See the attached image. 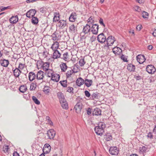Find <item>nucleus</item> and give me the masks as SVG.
I'll return each mask as SVG.
<instances>
[{"label":"nucleus","mask_w":156,"mask_h":156,"mask_svg":"<svg viewBox=\"0 0 156 156\" xmlns=\"http://www.w3.org/2000/svg\"><path fill=\"white\" fill-rule=\"evenodd\" d=\"M115 37L112 36L108 37L106 39L107 43L104 46V48L106 49H109V46H112L114 44L115 41Z\"/></svg>","instance_id":"f257e3e1"},{"label":"nucleus","mask_w":156,"mask_h":156,"mask_svg":"<svg viewBox=\"0 0 156 156\" xmlns=\"http://www.w3.org/2000/svg\"><path fill=\"white\" fill-rule=\"evenodd\" d=\"M82 106V103L80 101H78L75 105L74 109L75 110L76 112L79 113L81 111Z\"/></svg>","instance_id":"f03ea898"},{"label":"nucleus","mask_w":156,"mask_h":156,"mask_svg":"<svg viewBox=\"0 0 156 156\" xmlns=\"http://www.w3.org/2000/svg\"><path fill=\"white\" fill-rule=\"evenodd\" d=\"M106 39V37L103 33L100 34L97 37L98 41L101 43H103L105 42Z\"/></svg>","instance_id":"7ed1b4c3"},{"label":"nucleus","mask_w":156,"mask_h":156,"mask_svg":"<svg viewBox=\"0 0 156 156\" xmlns=\"http://www.w3.org/2000/svg\"><path fill=\"white\" fill-rule=\"evenodd\" d=\"M55 131L53 129H50L47 131V134L48 139H53L55 135Z\"/></svg>","instance_id":"20e7f679"},{"label":"nucleus","mask_w":156,"mask_h":156,"mask_svg":"<svg viewBox=\"0 0 156 156\" xmlns=\"http://www.w3.org/2000/svg\"><path fill=\"white\" fill-rule=\"evenodd\" d=\"M109 152L110 154L112 155H116L118 154L119 150L117 149V147H111L109 149Z\"/></svg>","instance_id":"39448f33"},{"label":"nucleus","mask_w":156,"mask_h":156,"mask_svg":"<svg viewBox=\"0 0 156 156\" xmlns=\"http://www.w3.org/2000/svg\"><path fill=\"white\" fill-rule=\"evenodd\" d=\"M13 75L15 78H19L20 75L22 71L18 68H16L15 69L12 68Z\"/></svg>","instance_id":"423d86ee"},{"label":"nucleus","mask_w":156,"mask_h":156,"mask_svg":"<svg viewBox=\"0 0 156 156\" xmlns=\"http://www.w3.org/2000/svg\"><path fill=\"white\" fill-rule=\"evenodd\" d=\"M36 13V11L35 9H30L26 13V16L28 18H30L31 17L32 18L34 16Z\"/></svg>","instance_id":"0eeeda50"},{"label":"nucleus","mask_w":156,"mask_h":156,"mask_svg":"<svg viewBox=\"0 0 156 156\" xmlns=\"http://www.w3.org/2000/svg\"><path fill=\"white\" fill-rule=\"evenodd\" d=\"M51 147L48 144H45L43 148V153L44 154H48L50 151Z\"/></svg>","instance_id":"6e6552de"},{"label":"nucleus","mask_w":156,"mask_h":156,"mask_svg":"<svg viewBox=\"0 0 156 156\" xmlns=\"http://www.w3.org/2000/svg\"><path fill=\"white\" fill-rule=\"evenodd\" d=\"M98 30V25L97 24H93L91 28V31L94 34H97Z\"/></svg>","instance_id":"1a4fd4ad"},{"label":"nucleus","mask_w":156,"mask_h":156,"mask_svg":"<svg viewBox=\"0 0 156 156\" xmlns=\"http://www.w3.org/2000/svg\"><path fill=\"white\" fill-rule=\"evenodd\" d=\"M147 72L149 73L152 74L154 73L156 69L154 66L152 65H149L146 68Z\"/></svg>","instance_id":"9d476101"},{"label":"nucleus","mask_w":156,"mask_h":156,"mask_svg":"<svg viewBox=\"0 0 156 156\" xmlns=\"http://www.w3.org/2000/svg\"><path fill=\"white\" fill-rule=\"evenodd\" d=\"M94 129L95 132L97 134L100 136L102 135L104 132V129H102V128H100V127L97 126L95 127L94 128Z\"/></svg>","instance_id":"9b49d317"},{"label":"nucleus","mask_w":156,"mask_h":156,"mask_svg":"<svg viewBox=\"0 0 156 156\" xmlns=\"http://www.w3.org/2000/svg\"><path fill=\"white\" fill-rule=\"evenodd\" d=\"M136 60L140 64L143 63L145 62L146 59L144 55H139L136 57Z\"/></svg>","instance_id":"f8f14e48"},{"label":"nucleus","mask_w":156,"mask_h":156,"mask_svg":"<svg viewBox=\"0 0 156 156\" xmlns=\"http://www.w3.org/2000/svg\"><path fill=\"white\" fill-rule=\"evenodd\" d=\"M77 15L76 13L75 12H72L69 17V20L71 22H74L76 21L77 19Z\"/></svg>","instance_id":"ddd939ff"},{"label":"nucleus","mask_w":156,"mask_h":156,"mask_svg":"<svg viewBox=\"0 0 156 156\" xmlns=\"http://www.w3.org/2000/svg\"><path fill=\"white\" fill-rule=\"evenodd\" d=\"M58 25L59 27L63 29L66 26L67 22L66 20H61L58 22Z\"/></svg>","instance_id":"4468645a"},{"label":"nucleus","mask_w":156,"mask_h":156,"mask_svg":"<svg viewBox=\"0 0 156 156\" xmlns=\"http://www.w3.org/2000/svg\"><path fill=\"white\" fill-rule=\"evenodd\" d=\"M112 51L115 55H120L122 54V50L119 48L115 47L112 49Z\"/></svg>","instance_id":"2eb2a0df"},{"label":"nucleus","mask_w":156,"mask_h":156,"mask_svg":"<svg viewBox=\"0 0 156 156\" xmlns=\"http://www.w3.org/2000/svg\"><path fill=\"white\" fill-rule=\"evenodd\" d=\"M91 30L90 26L87 24L85 26H84L82 31L84 33V34H88Z\"/></svg>","instance_id":"dca6fc26"},{"label":"nucleus","mask_w":156,"mask_h":156,"mask_svg":"<svg viewBox=\"0 0 156 156\" xmlns=\"http://www.w3.org/2000/svg\"><path fill=\"white\" fill-rule=\"evenodd\" d=\"M10 22L11 23L16 24L18 21V17L17 15L12 16L9 19Z\"/></svg>","instance_id":"f3484780"},{"label":"nucleus","mask_w":156,"mask_h":156,"mask_svg":"<svg viewBox=\"0 0 156 156\" xmlns=\"http://www.w3.org/2000/svg\"><path fill=\"white\" fill-rule=\"evenodd\" d=\"M51 36L52 37V39L55 42L59 40L60 39L59 37V35H58L57 32L56 31L54 32Z\"/></svg>","instance_id":"a211bd4d"},{"label":"nucleus","mask_w":156,"mask_h":156,"mask_svg":"<svg viewBox=\"0 0 156 156\" xmlns=\"http://www.w3.org/2000/svg\"><path fill=\"white\" fill-rule=\"evenodd\" d=\"M62 108L65 109H67L68 108V105L66 99L60 102Z\"/></svg>","instance_id":"6ab92c4d"},{"label":"nucleus","mask_w":156,"mask_h":156,"mask_svg":"<svg viewBox=\"0 0 156 156\" xmlns=\"http://www.w3.org/2000/svg\"><path fill=\"white\" fill-rule=\"evenodd\" d=\"M84 81L85 80L82 78L79 77L77 79L76 83L78 87H80L84 83Z\"/></svg>","instance_id":"aec40b11"},{"label":"nucleus","mask_w":156,"mask_h":156,"mask_svg":"<svg viewBox=\"0 0 156 156\" xmlns=\"http://www.w3.org/2000/svg\"><path fill=\"white\" fill-rule=\"evenodd\" d=\"M44 73L42 71H39L37 74L36 77L38 80L42 79L44 77Z\"/></svg>","instance_id":"412c9836"},{"label":"nucleus","mask_w":156,"mask_h":156,"mask_svg":"<svg viewBox=\"0 0 156 156\" xmlns=\"http://www.w3.org/2000/svg\"><path fill=\"white\" fill-rule=\"evenodd\" d=\"M0 63L2 66L7 67L9 64V62L8 60L3 59L0 60Z\"/></svg>","instance_id":"4be33fe9"},{"label":"nucleus","mask_w":156,"mask_h":156,"mask_svg":"<svg viewBox=\"0 0 156 156\" xmlns=\"http://www.w3.org/2000/svg\"><path fill=\"white\" fill-rule=\"evenodd\" d=\"M60 76L57 73H55L53 74L51 77V80L54 81L58 82V81L60 78Z\"/></svg>","instance_id":"5701e85b"},{"label":"nucleus","mask_w":156,"mask_h":156,"mask_svg":"<svg viewBox=\"0 0 156 156\" xmlns=\"http://www.w3.org/2000/svg\"><path fill=\"white\" fill-rule=\"evenodd\" d=\"M54 51L53 55V58L54 59H58L60 58L61 54L58 50L53 51Z\"/></svg>","instance_id":"b1692460"},{"label":"nucleus","mask_w":156,"mask_h":156,"mask_svg":"<svg viewBox=\"0 0 156 156\" xmlns=\"http://www.w3.org/2000/svg\"><path fill=\"white\" fill-rule=\"evenodd\" d=\"M92 114L93 115H101V110L98 108H95Z\"/></svg>","instance_id":"393cba45"},{"label":"nucleus","mask_w":156,"mask_h":156,"mask_svg":"<svg viewBox=\"0 0 156 156\" xmlns=\"http://www.w3.org/2000/svg\"><path fill=\"white\" fill-rule=\"evenodd\" d=\"M57 96L59 99V102L66 100L63 94L61 92H58L57 94Z\"/></svg>","instance_id":"a878e982"},{"label":"nucleus","mask_w":156,"mask_h":156,"mask_svg":"<svg viewBox=\"0 0 156 156\" xmlns=\"http://www.w3.org/2000/svg\"><path fill=\"white\" fill-rule=\"evenodd\" d=\"M36 77L35 73L32 72H30L29 74L28 78L30 81H33Z\"/></svg>","instance_id":"bb28decb"},{"label":"nucleus","mask_w":156,"mask_h":156,"mask_svg":"<svg viewBox=\"0 0 156 156\" xmlns=\"http://www.w3.org/2000/svg\"><path fill=\"white\" fill-rule=\"evenodd\" d=\"M59 47V43L57 41L54 42L52 44L51 48L53 51L57 50Z\"/></svg>","instance_id":"cd10ccee"},{"label":"nucleus","mask_w":156,"mask_h":156,"mask_svg":"<svg viewBox=\"0 0 156 156\" xmlns=\"http://www.w3.org/2000/svg\"><path fill=\"white\" fill-rule=\"evenodd\" d=\"M93 81L92 80L86 79L84 81V84L87 87H89L92 84Z\"/></svg>","instance_id":"c85d7f7f"},{"label":"nucleus","mask_w":156,"mask_h":156,"mask_svg":"<svg viewBox=\"0 0 156 156\" xmlns=\"http://www.w3.org/2000/svg\"><path fill=\"white\" fill-rule=\"evenodd\" d=\"M69 28L70 32L73 34L76 33L77 31L76 27L74 24L71 25Z\"/></svg>","instance_id":"c756f323"},{"label":"nucleus","mask_w":156,"mask_h":156,"mask_svg":"<svg viewBox=\"0 0 156 156\" xmlns=\"http://www.w3.org/2000/svg\"><path fill=\"white\" fill-rule=\"evenodd\" d=\"M128 70L130 71H135V66L132 64H128L127 67Z\"/></svg>","instance_id":"7c9ffc66"},{"label":"nucleus","mask_w":156,"mask_h":156,"mask_svg":"<svg viewBox=\"0 0 156 156\" xmlns=\"http://www.w3.org/2000/svg\"><path fill=\"white\" fill-rule=\"evenodd\" d=\"M60 67L62 71L65 72L67 69V67L66 63L62 62L60 65Z\"/></svg>","instance_id":"2f4dec72"},{"label":"nucleus","mask_w":156,"mask_h":156,"mask_svg":"<svg viewBox=\"0 0 156 156\" xmlns=\"http://www.w3.org/2000/svg\"><path fill=\"white\" fill-rule=\"evenodd\" d=\"M19 90L22 93L25 92L27 90V86L26 85L21 86L19 88Z\"/></svg>","instance_id":"473e14b6"},{"label":"nucleus","mask_w":156,"mask_h":156,"mask_svg":"<svg viewBox=\"0 0 156 156\" xmlns=\"http://www.w3.org/2000/svg\"><path fill=\"white\" fill-rule=\"evenodd\" d=\"M42 67L44 70L46 71L48 69V67L49 66V63L48 62H44L42 65Z\"/></svg>","instance_id":"72a5a7b5"},{"label":"nucleus","mask_w":156,"mask_h":156,"mask_svg":"<svg viewBox=\"0 0 156 156\" xmlns=\"http://www.w3.org/2000/svg\"><path fill=\"white\" fill-rule=\"evenodd\" d=\"M46 71V73H47V76L48 77H51L54 74L53 71L52 70L48 69Z\"/></svg>","instance_id":"f704fd0d"},{"label":"nucleus","mask_w":156,"mask_h":156,"mask_svg":"<svg viewBox=\"0 0 156 156\" xmlns=\"http://www.w3.org/2000/svg\"><path fill=\"white\" fill-rule=\"evenodd\" d=\"M76 73V72H75L74 70L72 69L68 71L66 73L67 78L70 77L73 73Z\"/></svg>","instance_id":"c9c22d12"},{"label":"nucleus","mask_w":156,"mask_h":156,"mask_svg":"<svg viewBox=\"0 0 156 156\" xmlns=\"http://www.w3.org/2000/svg\"><path fill=\"white\" fill-rule=\"evenodd\" d=\"M38 22V18L36 17H32L31 19V22L32 24L36 25L37 24Z\"/></svg>","instance_id":"e433bc0d"},{"label":"nucleus","mask_w":156,"mask_h":156,"mask_svg":"<svg viewBox=\"0 0 156 156\" xmlns=\"http://www.w3.org/2000/svg\"><path fill=\"white\" fill-rule=\"evenodd\" d=\"M98 93H94L91 95L90 98L92 100H94L96 98H98Z\"/></svg>","instance_id":"4c0bfd02"},{"label":"nucleus","mask_w":156,"mask_h":156,"mask_svg":"<svg viewBox=\"0 0 156 156\" xmlns=\"http://www.w3.org/2000/svg\"><path fill=\"white\" fill-rule=\"evenodd\" d=\"M50 91V87H49L45 86L43 89V92L46 94H48Z\"/></svg>","instance_id":"58836bf2"},{"label":"nucleus","mask_w":156,"mask_h":156,"mask_svg":"<svg viewBox=\"0 0 156 156\" xmlns=\"http://www.w3.org/2000/svg\"><path fill=\"white\" fill-rule=\"evenodd\" d=\"M68 53L67 52L64 53L63 55V57H61V58L65 61H67L68 58Z\"/></svg>","instance_id":"ea45409f"},{"label":"nucleus","mask_w":156,"mask_h":156,"mask_svg":"<svg viewBox=\"0 0 156 156\" xmlns=\"http://www.w3.org/2000/svg\"><path fill=\"white\" fill-rule=\"evenodd\" d=\"M26 67L27 66L25 64L20 63L18 68L21 71V70H23L24 68H26Z\"/></svg>","instance_id":"a19ab883"},{"label":"nucleus","mask_w":156,"mask_h":156,"mask_svg":"<svg viewBox=\"0 0 156 156\" xmlns=\"http://www.w3.org/2000/svg\"><path fill=\"white\" fill-rule=\"evenodd\" d=\"M37 87L36 83H32L30 85V90H34Z\"/></svg>","instance_id":"79ce46f5"},{"label":"nucleus","mask_w":156,"mask_h":156,"mask_svg":"<svg viewBox=\"0 0 156 156\" xmlns=\"http://www.w3.org/2000/svg\"><path fill=\"white\" fill-rule=\"evenodd\" d=\"M86 62L84 61V58L80 59L79 61V64L80 66L82 67L85 64Z\"/></svg>","instance_id":"37998d69"},{"label":"nucleus","mask_w":156,"mask_h":156,"mask_svg":"<svg viewBox=\"0 0 156 156\" xmlns=\"http://www.w3.org/2000/svg\"><path fill=\"white\" fill-rule=\"evenodd\" d=\"M97 126L104 129L105 127V124L103 122H99L98 123V126Z\"/></svg>","instance_id":"c03bdc74"},{"label":"nucleus","mask_w":156,"mask_h":156,"mask_svg":"<svg viewBox=\"0 0 156 156\" xmlns=\"http://www.w3.org/2000/svg\"><path fill=\"white\" fill-rule=\"evenodd\" d=\"M32 99L34 102L36 104L39 105L40 104V101L38 100L37 98L34 96H33L32 97Z\"/></svg>","instance_id":"a18cd8bd"},{"label":"nucleus","mask_w":156,"mask_h":156,"mask_svg":"<svg viewBox=\"0 0 156 156\" xmlns=\"http://www.w3.org/2000/svg\"><path fill=\"white\" fill-rule=\"evenodd\" d=\"M59 83L61 84V85L63 87H67L66 80L63 81H61Z\"/></svg>","instance_id":"49530a36"},{"label":"nucleus","mask_w":156,"mask_h":156,"mask_svg":"<svg viewBox=\"0 0 156 156\" xmlns=\"http://www.w3.org/2000/svg\"><path fill=\"white\" fill-rule=\"evenodd\" d=\"M105 138V140L107 141H109L112 139V136L109 134L106 135Z\"/></svg>","instance_id":"de8ad7c7"},{"label":"nucleus","mask_w":156,"mask_h":156,"mask_svg":"<svg viewBox=\"0 0 156 156\" xmlns=\"http://www.w3.org/2000/svg\"><path fill=\"white\" fill-rule=\"evenodd\" d=\"M94 21L93 19V17L92 16H90L87 20V23L89 24H90L94 23Z\"/></svg>","instance_id":"09e8293b"},{"label":"nucleus","mask_w":156,"mask_h":156,"mask_svg":"<svg viewBox=\"0 0 156 156\" xmlns=\"http://www.w3.org/2000/svg\"><path fill=\"white\" fill-rule=\"evenodd\" d=\"M149 16L148 13L145 11H143L142 12V17L144 18H147Z\"/></svg>","instance_id":"8fccbe9b"},{"label":"nucleus","mask_w":156,"mask_h":156,"mask_svg":"<svg viewBox=\"0 0 156 156\" xmlns=\"http://www.w3.org/2000/svg\"><path fill=\"white\" fill-rule=\"evenodd\" d=\"M44 62H43L41 60H38L37 61V66H40L42 67Z\"/></svg>","instance_id":"3c124183"},{"label":"nucleus","mask_w":156,"mask_h":156,"mask_svg":"<svg viewBox=\"0 0 156 156\" xmlns=\"http://www.w3.org/2000/svg\"><path fill=\"white\" fill-rule=\"evenodd\" d=\"M73 88L70 87H67V91L70 93H73Z\"/></svg>","instance_id":"603ef678"},{"label":"nucleus","mask_w":156,"mask_h":156,"mask_svg":"<svg viewBox=\"0 0 156 156\" xmlns=\"http://www.w3.org/2000/svg\"><path fill=\"white\" fill-rule=\"evenodd\" d=\"M60 17L54 16V18L53 20V22L56 23L58 21V22L60 20Z\"/></svg>","instance_id":"864d4df0"},{"label":"nucleus","mask_w":156,"mask_h":156,"mask_svg":"<svg viewBox=\"0 0 156 156\" xmlns=\"http://www.w3.org/2000/svg\"><path fill=\"white\" fill-rule=\"evenodd\" d=\"M140 150L141 151L143 152H146L147 149V148L145 146H143L141 148H140Z\"/></svg>","instance_id":"5fc2aeb1"},{"label":"nucleus","mask_w":156,"mask_h":156,"mask_svg":"<svg viewBox=\"0 0 156 156\" xmlns=\"http://www.w3.org/2000/svg\"><path fill=\"white\" fill-rule=\"evenodd\" d=\"M8 146L7 145H5L3 147V151L5 152H7L8 150Z\"/></svg>","instance_id":"6e6d98bb"},{"label":"nucleus","mask_w":156,"mask_h":156,"mask_svg":"<svg viewBox=\"0 0 156 156\" xmlns=\"http://www.w3.org/2000/svg\"><path fill=\"white\" fill-rule=\"evenodd\" d=\"M99 23L101 25L103 26L104 27H105V25L104 23L103 20L101 18H100V19L99 20Z\"/></svg>","instance_id":"4d7b16f0"},{"label":"nucleus","mask_w":156,"mask_h":156,"mask_svg":"<svg viewBox=\"0 0 156 156\" xmlns=\"http://www.w3.org/2000/svg\"><path fill=\"white\" fill-rule=\"evenodd\" d=\"M134 8L135 9V10L138 12H140L141 11V9L138 6H135L134 7Z\"/></svg>","instance_id":"13d9d810"},{"label":"nucleus","mask_w":156,"mask_h":156,"mask_svg":"<svg viewBox=\"0 0 156 156\" xmlns=\"http://www.w3.org/2000/svg\"><path fill=\"white\" fill-rule=\"evenodd\" d=\"M120 58L124 62H127L128 61L127 58H126L125 56L123 55L122 54Z\"/></svg>","instance_id":"bf43d9fd"},{"label":"nucleus","mask_w":156,"mask_h":156,"mask_svg":"<svg viewBox=\"0 0 156 156\" xmlns=\"http://www.w3.org/2000/svg\"><path fill=\"white\" fill-rule=\"evenodd\" d=\"M85 34H84V33H83V31L81 32L80 34V38L81 39H85L86 37L85 36Z\"/></svg>","instance_id":"052dcab7"},{"label":"nucleus","mask_w":156,"mask_h":156,"mask_svg":"<svg viewBox=\"0 0 156 156\" xmlns=\"http://www.w3.org/2000/svg\"><path fill=\"white\" fill-rule=\"evenodd\" d=\"M84 93L85 95V96L87 97H89L90 96V93H89V92L87 91V90H85L84 92Z\"/></svg>","instance_id":"680f3d73"},{"label":"nucleus","mask_w":156,"mask_h":156,"mask_svg":"<svg viewBox=\"0 0 156 156\" xmlns=\"http://www.w3.org/2000/svg\"><path fill=\"white\" fill-rule=\"evenodd\" d=\"M147 137L150 139H153V135H152V133L151 132H149L148 134Z\"/></svg>","instance_id":"e2e57ef3"},{"label":"nucleus","mask_w":156,"mask_h":156,"mask_svg":"<svg viewBox=\"0 0 156 156\" xmlns=\"http://www.w3.org/2000/svg\"><path fill=\"white\" fill-rule=\"evenodd\" d=\"M92 109L90 108H88L87 110V113L88 115H90L91 113Z\"/></svg>","instance_id":"0e129e2a"},{"label":"nucleus","mask_w":156,"mask_h":156,"mask_svg":"<svg viewBox=\"0 0 156 156\" xmlns=\"http://www.w3.org/2000/svg\"><path fill=\"white\" fill-rule=\"evenodd\" d=\"M142 27V26L141 25H138L136 27V29L137 30H140L141 29Z\"/></svg>","instance_id":"69168bd1"},{"label":"nucleus","mask_w":156,"mask_h":156,"mask_svg":"<svg viewBox=\"0 0 156 156\" xmlns=\"http://www.w3.org/2000/svg\"><path fill=\"white\" fill-rule=\"evenodd\" d=\"M54 16H57L58 17H60V15L58 12H54Z\"/></svg>","instance_id":"338daca9"},{"label":"nucleus","mask_w":156,"mask_h":156,"mask_svg":"<svg viewBox=\"0 0 156 156\" xmlns=\"http://www.w3.org/2000/svg\"><path fill=\"white\" fill-rule=\"evenodd\" d=\"M39 10H40V12L42 13H44L45 12V10L44 7L41 8Z\"/></svg>","instance_id":"774afa93"}]
</instances>
